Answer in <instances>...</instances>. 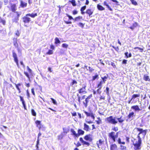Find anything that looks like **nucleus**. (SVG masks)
Instances as JSON below:
<instances>
[{
  "mask_svg": "<svg viewBox=\"0 0 150 150\" xmlns=\"http://www.w3.org/2000/svg\"><path fill=\"white\" fill-rule=\"evenodd\" d=\"M110 150H117V146L115 144H112L110 146Z\"/></svg>",
  "mask_w": 150,
  "mask_h": 150,
  "instance_id": "8",
  "label": "nucleus"
},
{
  "mask_svg": "<svg viewBox=\"0 0 150 150\" xmlns=\"http://www.w3.org/2000/svg\"><path fill=\"white\" fill-rule=\"evenodd\" d=\"M135 129L139 132L137 135V141H136L135 142L133 143L134 146V150H140L141 148V145L142 144V140L140 135L143 137H144L146 134V130H144L139 128H135L134 130Z\"/></svg>",
  "mask_w": 150,
  "mask_h": 150,
  "instance_id": "1",
  "label": "nucleus"
},
{
  "mask_svg": "<svg viewBox=\"0 0 150 150\" xmlns=\"http://www.w3.org/2000/svg\"><path fill=\"white\" fill-rule=\"evenodd\" d=\"M11 8L12 11L13 12H14L16 10V4H11Z\"/></svg>",
  "mask_w": 150,
  "mask_h": 150,
  "instance_id": "12",
  "label": "nucleus"
},
{
  "mask_svg": "<svg viewBox=\"0 0 150 150\" xmlns=\"http://www.w3.org/2000/svg\"><path fill=\"white\" fill-rule=\"evenodd\" d=\"M27 93L28 98V99H29V98L30 97V94L28 90H27Z\"/></svg>",
  "mask_w": 150,
  "mask_h": 150,
  "instance_id": "61",
  "label": "nucleus"
},
{
  "mask_svg": "<svg viewBox=\"0 0 150 150\" xmlns=\"http://www.w3.org/2000/svg\"><path fill=\"white\" fill-rule=\"evenodd\" d=\"M4 2L5 4V5H6L8 3V0H4Z\"/></svg>",
  "mask_w": 150,
  "mask_h": 150,
  "instance_id": "63",
  "label": "nucleus"
},
{
  "mask_svg": "<svg viewBox=\"0 0 150 150\" xmlns=\"http://www.w3.org/2000/svg\"><path fill=\"white\" fill-rule=\"evenodd\" d=\"M88 68V70L90 72H92L94 70V69L90 67H89Z\"/></svg>",
  "mask_w": 150,
  "mask_h": 150,
  "instance_id": "55",
  "label": "nucleus"
},
{
  "mask_svg": "<svg viewBox=\"0 0 150 150\" xmlns=\"http://www.w3.org/2000/svg\"><path fill=\"white\" fill-rule=\"evenodd\" d=\"M112 130L115 132H116L118 130V128L117 127H114V128L112 129Z\"/></svg>",
  "mask_w": 150,
  "mask_h": 150,
  "instance_id": "56",
  "label": "nucleus"
},
{
  "mask_svg": "<svg viewBox=\"0 0 150 150\" xmlns=\"http://www.w3.org/2000/svg\"><path fill=\"white\" fill-rule=\"evenodd\" d=\"M74 144L76 145L77 147H79V146L81 145V144L79 143V142H78L76 144L75 143H74Z\"/></svg>",
  "mask_w": 150,
  "mask_h": 150,
  "instance_id": "53",
  "label": "nucleus"
},
{
  "mask_svg": "<svg viewBox=\"0 0 150 150\" xmlns=\"http://www.w3.org/2000/svg\"><path fill=\"white\" fill-rule=\"evenodd\" d=\"M108 77V75L107 74H106V75L104 77H102L101 79L103 80V82H104V83H105V81H106V79H107Z\"/></svg>",
  "mask_w": 150,
  "mask_h": 150,
  "instance_id": "22",
  "label": "nucleus"
},
{
  "mask_svg": "<svg viewBox=\"0 0 150 150\" xmlns=\"http://www.w3.org/2000/svg\"><path fill=\"white\" fill-rule=\"evenodd\" d=\"M13 43L14 45L16 47H17L18 46V44L17 42V39L16 38H14L13 39Z\"/></svg>",
  "mask_w": 150,
  "mask_h": 150,
  "instance_id": "18",
  "label": "nucleus"
},
{
  "mask_svg": "<svg viewBox=\"0 0 150 150\" xmlns=\"http://www.w3.org/2000/svg\"><path fill=\"white\" fill-rule=\"evenodd\" d=\"M63 138V137L62 135H59L58 136V139L60 140L62 139Z\"/></svg>",
  "mask_w": 150,
  "mask_h": 150,
  "instance_id": "57",
  "label": "nucleus"
},
{
  "mask_svg": "<svg viewBox=\"0 0 150 150\" xmlns=\"http://www.w3.org/2000/svg\"><path fill=\"white\" fill-rule=\"evenodd\" d=\"M78 25L79 26L81 27L82 28H83L84 26V24L80 22L78 24Z\"/></svg>",
  "mask_w": 150,
  "mask_h": 150,
  "instance_id": "42",
  "label": "nucleus"
},
{
  "mask_svg": "<svg viewBox=\"0 0 150 150\" xmlns=\"http://www.w3.org/2000/svg\"><path fill=\"white\" fill-rule=\"evenodd\" d=\"M24 74L28 78V79H30V76L28 73L27 72L24 71Z\"/></svg>",
  "mask_w": 150,
  "mask_h": 150,
  "instance_id": "45",
  "label": "nucleus"
},
{
  "mask_svg": "<svg viewBox=\"0 0 150 150\" xmlns=\"http://www.w3.org/2000/svg\"><path fill=\"white\" fill-rule=\"evenodd\" d=\"M83 129L86 131H88L90 130V128L89 127L88 125L85 123L84 124Z\"/></svg>",
  "mask_w": 150,
  "mask_h": 150,
  "instance_id": "9",
  "label": "nucleus"
},
{
  "mask_svg": "<svg viewBox=\"0 0 150 150\" xmlns=\"http://www.w3.org/2000/svg\"><path fill=\"white\" fill-rule=\"evenodd\" d=\"M84 112L87 116H90L91 115V113H89L85 111Z\"/></svg>",
  "mask_w": 150,
  "mask_h": 150,
  "instance_id": "49",
  "label": "nucleus"
},
{
  "mask_svg": "<svg viewBox=\"0 0 150 150\" xmlns=\"http://www.w3.org/2000/svg\"><path fill=\"white\" fill-rule=\"evenodd\" d=\"M103 142V141H102V140L101 139H99L98 143V142H97V144L98 145V147L99 148V144H100V145L102 144V143Z\"/></svg>",
  "mask_w": 150,
  "mask_h": 150,
  "instance_id": "31",
  "label": "nucleus"
},
{
  "mask_svg": "<svg viewBox=\"0 0 150 150\" xmlns=\"http://www.w3.org/2000/svg\"><path fill=\"white\" fill-rule=\"evenodd\" d=\"M92 97V95L91 94L87 98H86L85 101L86 102V103H88V102L89 101V100Z\"/></svg>",
  "mask_w": 150,
  "mask_h": 150,
  "instance_id": "24",
  "label": "nucleus"
},
{
  "mask_svg": "<svg viewBox=\"0 0 150 150\" xmlns=\"http://www.w3.org/2000/svg\"><path fill=\"white\" fill-rule=\"evenodd\" d=\"M86 86L84 85L83 86L82 88L78 90V91L79 93H81L84 92L86 93V91H85V90Z\"/></svg>",
  "mask_w": 150,
  "mask_h": 150,
  "instance_id": "6",
  "label": "nucleus"
},
{
  "mask_svg": "<svg viewBox=\"0 0 150 150\" xmlns=\"http://www.w3.org/2000/svg\"><path fill=\"white\" fill-rule=\"evenodd\" d=\"M12 52L13 54V57L14 59V60L17 61V59H18L16 54L14 50L12 51Z\"/></svg>",
  "mask_w": 150,
  "mask_h": 150,
  "instance_id": "13",
  "label": "nucleus"
},
{
  "mask_svg": "<svg viewBox=\"0 0 150 150\" xmlns=\"http://www.w3.org/2000/svg\"><path fill=\"white\" fill-rule=\"evenodd\" d=\"M55 43L56 44H57L58 43H60V41L59 40V39L57 38H56L55 39Z\"/></svg>",
  "mask_w": 150,
  "mask_h": 150,
  "instance_id": "33",
  "label": "nucleus"
},
{
  "mask_svg": "<svg viewBox=\"0 0 150 150\" xmlns=\"http://www.w3.org/2000/svg\"><path fill=\"white\" fill-rule=\"evenodd\" d=\"M31 112L32 115L34 116H35L36 115V113L33 109H32L31 110Z\"/></svg>",
  "mask_w": 150,
  "mask_h": 150,
  "instance_id": "32",
  "label": "nucleus"
},
{
  "mask_svg": "<svg viewBox=\"0 0 150 150\" xmlns=\"http://www.w3.org/2000/svg\"><path fill=\"white\" fill-rule=\"evenodd\" d=\"M77 82L75 80H73L72 82L71 83V84L72 85L74 84H77Z\"/></svg>",
  "mask_w": 150,
  "mask_h": 150,
  "instance_id": "50",
  "label": "nucleus"
},
{
  "mask_svg": "<svg viewBox=\"0 0 150 150\" xmlns=\"http://www.w3.org/2000/svg\"><path fill=\"white\" fill-rule=\"evenodd\" d=\"M53 53V52L52 50H49L47 53V54H51Z\"/></svg>",
  "mask_w": 150,
  "mask_h": 150,
  "instance_id": "48",
  "label": "nucleus"
},
{
  "mask_svg": "<svg viewBox=\"0 0 150 150\" xmlns=\"http://www.w3.org/2000/svg\"><path fill=\"white\" fill-rule=\"evenodd\" d=\"M106 121L108 123L113 125H115L118 123V121L116 119V117L112 116L107 117L106 119Z\"/></svg>",
  "mask_w": 150,
  "mask_h": 150,
  "instance_id": "2",
  "label": "nucleus"
},
{
  "mask_svg": "<svg viewBox=\"0 0 150 150\" xmlns=\"http://www.w3.org/2000/svg\"><path fill=\"white\" fill-rule=\"evenodd\" d=\"M98 75L97 74H96L95 76H93L92 77L93 79L92 81H93L95 80L96 79L98 78Z\"/></svg>",
  "mask_w": 150,
  "mask_h": 150,
  "instance_id": "35",
  "label": "nucleus"
},
{
  "mask_svg": "<svg viewBox=\"0 0 150 150\" xmlns=\"http://www.w3.org/2000/svg\"><path fill=\"white\" fill-rule=\"evenodd\" d=\"M91 136L92 135L90 134L86 135L84 137V139L86 141L91 142L93 140Z\"/></svg>",
  "mask_w": 150,
  "mask_h": 150,
  "instance_id": "5",
  "label": "nucleus"
},
{
  "mask_svg": "<svg viewBox=\"0 0 150 150\" xmlns=\"http://www.w3.org/2000/svg\"><path fill=\"white\" fill-rule=\"evenodd\" d=\"M130 1L134 5H137V3L134 0H130Z\"/></svg>",
  "mask_w": 150,
  "mask_h": 150,
  "instance_id": "38",
  "label": "nucleus"
},
{
  "mask_svg": "<svg viewBox=\"0 0 150 150\" xmlns=\"http://www.w3.org/2000/svg\"><path fill=\"white\" fill-rule=\"evenodd\" d=\"M71 132L72 133V134L73 135H74L76 137H79V135H77V134L76 133V132L73 129H71L70 130Z\"/></svg>",
  "mask_w": 150,
  "mask_h": 150,
  "instance_id": "14",
  "label": "nucleus"
},
{
  "mask_svg": "<svg viewBox=\"0 0 150 150\" xmlns=\"http://www.w3.org/2000/svg\"><path fill=\"white\" fill-rule=\"evenodd\" d=\"M62 46L64 48H67L68 46V45L66 43H63L62 44Z\"/></svg>",
  "mask_w": 150,
  "mask_h": 150,
  "instance_id": "43",
  "label": "nucleus"
},
{
  "mask_svg": "<svg viewBox=\"0 0 150 150\" xmlns=\"http://www.w3.org/2000/svg\"><path fill=\"white\" fill-rule=\"evenodd\" d=\"M90 116L93 119V120H94L95 119V117H94V115L93 114V113H92V112L91 113V115Z\"/></svg>",
  "mask_w": 150,
  "mask_h": 150,
  "instance_id": "58",
  "label": "nucleus"
},
{
  "mask_svg": "<svg viewBox=\"0 0 150 150\" xmlns=\"http://www.w3.org/2000/svg\"><path fill=\"white\" fill-rule=\"evenodd\" d=\"M82 18V17L81 16H79L76 17L74 19V21H79Z\"/></svg>",
  "mask_w": 150,
  "mask_h": 150,
  "instance_id": "26",
  "label": "nucleus"
},
{
  "mask_svg": "<svg viewBox=\"0 0 150 150\" xmlns=\"http://www.w3.org/2000/svg\"><path fill=\"white\" fill-rule=\"evenodd\" d=\"M28 16H27V14H26L25 16H24L23 18V21L25 23H28L31 21L30 18L28 17Z\"/></svg>",
  "mask_w": 150,
  "mask_h": 150,
  "instance_id": "4",
  "label": "nucleus"
},
{
  "mask_svg": "<svg viewBox=\"0 0 150 150\" xmlns=\"http://www.w3.org/2000/svg\"><path fill=\"white\" fill-rule=\"evenodd\" d=\"M122 117L121 116L120 117L117 118L116 119L118 120V121L120 123L123 122L125 120L124 119L122 118Z\"/></svg>",
  "mask_w": 150,
  "mask_h": 150,
  "instance_id": "20",
  "label": "nucleus"
},
{
  "mask_svg": "<svg viewBox=\"0 0 150 150\" xmlns=\"http://www.w3.org/2000/svg\"><path fill=\"white\" fill-rule=\"evenodd\" d=\"M79 140L82 143L84 141L83 140L82 137H80L79 138Z\"/></svg>",
  "mask_w": 150,
  "mask_h": 150,
  "instance_id": "64",
  "label": "nucleus"
},
{
  "mask_svg": "<svg viewBox=\"0 0 150 150\" xmlns=\"http://www.w3.org/2000/svg\"><path fill=\"white\" fill-rule=\"evenodd\" d=\"M93 13V11H92L90 9H87L86 12V13L88 14L89 16L90 17H91V16L92 14Z\"/></svg>",
  "mask_w": 150,
  "mask_h": 150,
  "instance_id": "11",
  "label": "nucleus"
},
{
  "mask_svg": "<svg viewBox=\"0 0 150 150\" xmlns=\"http://www.w3.org/2000/svg\"><path fill=\"white\" fill-rule=\"evenodd\" d=\"M82 144L83 145H86L88 146H89L90 145V144L89 143L85 141L83 142Z\"/></svg>",
  "mask_w": 150,
  "mask_h": 150,
  "instance_id": "36",
  "label": "nucleus"
},
{
  "mask_svg": "<svg viewBox=\"0 0 150 150\" xmlns=\"http://www.w3.org/2000/svg\"><path fill=\"white\" fill-rule=\"evenodd\" d=\"M137 25V23L136 22H135L133 24L132 26L134 27V28L136 27Z\"/></svg>",
  "mask_w": 150,
  "mask_h": 150,
  "instance_id": "62",
  "label": "nucleus"
},
{
  "mask_svg": "<svg viewBox=\"0 0 150 150\" xmlns=\"http://www.w3.org/2000/svg\"><path fill=\"white\" fill-rule=\"evenodd\" d=\"M40 122V121L39 120H37L35 122V123L37 125V127H38L39 128H40L41 127Z\"/></svg>",
  "mask_w": 150,
  "mask_h": 150,
  "instance_id": "23",
  "label": "nucleus"
},
{
  "mask_svg": "<svg viewBox=\"0 0 150 150\" xmlns=\"http://www.w3.org/2000/svg\"><path fill=\"white\" fill-rule=\"evenodd\" d=\"M97 8L98 10L100 11H103L105 10V9L104 8L99 4H97Z\"/></svg>",
  "mask_w": 150,
  "mask_h": 150,
  "instance_id": "16",
  "label": "nucleus"
},
{
  "mask_svg": "<svg viewBox=\"0 0 150 150\" xmlns=\"http://www.w3.org/2000/svg\"><path fill=\"white\" fill-rule=\"evenodd\" d=\"M69 1L71 3L72 5L73 6H76L75 0H71V1Z\"/></svg>",
  "mask_w": 150,
  "mask_h": 150,
  "instance_id": "34",
  "label": "nucleus"
},
{
  "mask_svg": "<svg viewBox=\"0 0 150 150\" xmlns=\"http://www.w3.org/2000/svg\"><path fill=\"white\" fill-rule=\"evenodd\" d=\"M106 6L109 10H110V11H112V9L110 7V6L108 4H107Z\"/></svg>",
  "mask_w": 150,
  "mask_h": 150,
  "instance_id": "59",
  "label": "nucleus"
},
{
  "mask_svg": "<svg viewBox=\"0 0 150 150\" xmlns=\"http://www.w3.org/2000/svg\"><path fill=\"white\" fill-rule=\"evenodd\" d=\"M31 92L33 94L34 96H35V94L34 92V88H33L31 89Z\"/></svg>",
  "mask_w": 150,
  "mask_h": 150,
  "instance_id": "52",
  "label": "nucleus"
},
{
  "mask_svg": "<svg viewBox=\"0 0 150 150\" xmlns=\"http://www.w3.org/2000/svg\"><path fill=\"white\" fill-rule=\"evenodd\" d=\"M131 108L132 109L136 111H140L142 110L139 108L138 106L137 105L133 106L131 107Z\"/></svg>",
  "mask_w": 150,
  "mask_h": 150,
  "instance_id": "7",
  "label": "nucleus"
},
{
  "mask_svg": "<svg viewBox=\"0 0 150 150\" xmlns=\"http://www.w3.org/2000/svg\"><path fill=\"white\" fill-rule=\"evenodd\" d=\"M120 147L121 150H126V147L123 146L121 145Z\"/></svg>",
  "mask_w": 150,
  "mask_h": 150,
  "instance_id": "41",
  "label": "nucleus"
},
{
  "mask_svg": "<svg viewBox=\"0 0 150 150\" xmlns=\"http://www.w3.org/2000/svg\"><path fill=\"white\" fill-rule=\"evenodd\" d=\"M144 79L145 81H150V79L149 78V76H148L144 75Z\"/></svg>",
  "mask_w": 150,
  "mask_h": 150,
  "instance_id": "29",
  "label": "nucleus"
},
{
  "mask_svg": "<svg viewBox=\"0 0 150 150\" xmlns=\"http://www.w3.org/2000/svg\"><path fill=\"white\" fill-rule=\"evenodd\" d=\"M2 23V24L4 25L6 23V21H5L3 20L1 18V17H0V23Z\"/></svg>",
  "mask_w": 150,
  "mask_h": 150,
  "instance_id": "37",
  "label": "nucleus"
},
{
  "mask_svg": "<svg viewBox=\"0 0 150 150\" xmlns=\"http://www.w3.org/2000/svg\"><path fill=\"white\" fill-rule=\"evenodd\" d=\"M27 4L25 2H23V1H21V6L22 7H24L27 6Z\"/></svg>",
  "mask_w": 150,
  "mask_h": 150,
  "instance_id": "21",
  "label": "nucleus"
},
{
  "mask_svg": "<svg viewBox=\"0 0 150 150\" xmlns=\"http://www.w3.org/2000/svg\"><path fill=\"white\" fill-rule=\"evenodd\" d=\"M140 96L139 94H133L132 97V99H134Z\"/></svg>",
  "mask_w": 150,
  "mask_h": 150,
  "instance_id": "28",
  "label": "nucleus"
},
{
  "mask_svg": "<svg viewBox=\"0 0 150 150\" xmlns=\"http://www.w3.org/2000/svg\"><path fill=\"white\" fill-rule=\"evenodd\" d=\"M77 13H78V11H77L74 10L73 11V14L74 15L76 14Z\"/></svg>",
  "mask_w": 150,
  "mask_h": 150,
  "instance_id": "60",
  "label": "nucleus"
},
{
  "mask_svg": "<svg viewBox=\"0 0 150 150\" xmlns=\"http://www.w3.org/2000/svg\"><path fill=\"white\" fill-rule=\"evenodd\" d=\"M135 115H134V113L133 112H129V115L127 116V117L128 119H130L131 117H133V116H135Z\"/></svg>",
  "mask_w": 150,
  "mask_h": 150,
  "instance_id": "15",
  "label": "nucleus"
},
{
  "mask_svg": "<svg viewBox=\"0 0 150 150\" xmlns=\"http://www.w3.org/2000/svg\"><path fill=\"white\" fill-rule=\"evenodd\" d=\"M99 88L97 90V92L98 94H100L101 92V88Z\"/></svg>",
  "mask_w": 150,
  "mask_h": 150,
  "instance_id": "51",
  "label": "nucleus"
},
{
  "mask_svg": "<svg viewBox=\"0 0 150 150\" xmlns=\"http://www.w3.org/2000/svg\"><path fill=\"white\" fill-rule=\"evenodd\" d=\"M67 16L69 18L70 20L72 19L74 20V19L71 16L69 15H67Z\"/></svg>",
  "mask_w": 150,
  "mask_h": 150,
  "instance_id": "54",
  "label": "nucleus"
},
{
  "mask_svg": "<svg viewBox=\"0 0 150 150\" xmlns=\"http://www.w3.org/2000/svg\"><path fill=\"white\" fill-rule=\"evenodd\" d=\"M21 14V13L20 12H15L14 14V18L12 20L13 22H15L16 23H17L19 20L18 18Z\"/></svg>",
  "mask_w": 150,
  "mask_h": 150,
  "instance_id": "3",
  "label": "nucleus"
},
{
  "mask_svg": "<svg viewBox=\"0 0 150 150\" xmlns=\"http://www.w3.org/2000/svg\"><path fill=\"white\" fill-rule=\"evenodd\" d=\"M103 81H101L98 85L97 88H102V85L103 83Z\"/></svg>",
  "mask_w": 150,
  "mask_h": 150,
  "instance_id": "27",
  "label": "nucleus"
},
{
  "mask_svg": "<svg viewBox=\"0 0 150 150\" xmlns=\"http://www.w3.org/2000/svg\"><path fill=\"white\" fill-rule=\"evenodd\" d=\"M78 134L77 135H79V137L80 135H83L84 133V132L82 129H79L78 130Z\"/></svg>",
  "mask_w": 150,
  "mask_h": 150,
  "instance_id": "17",
  "label": "nucleus"
},
{
  "mask_svg": "<svg viewBox=\"0 0 150 150\" xmlns=\"http://www.w3.org/2000/svg\"><path fill=\"white\" fill-rule=\"evenodd\" d=\"M117 142L119 144H125V142H121V139L120 138H118V140H117Z\"/></svg>",
  "mask_w": 150,
  "mask_h": 150,
  "instance_id": "25",
  "label": "nucleus"
},
{
  "mask_svg": "<svg viewBox=\"0 0 150 150\" xmlns=\"http://www.w3.org/2000/svg\"><path fill=\"white\" fill-rule=\"evenodd\" d=\"M63 129L64 131V132L66 133H67L69 131V129L68 128L64 127L63 128Z\"/></svg>",
  "mask_w": 150,
  "mask_h": 150,
  "instance_id": "30",
  "label": "nucleus"
},
{
  "mask_svg": "<svg viewBox=\"0 0 150 150\" xmlns=\"http://www.w3.org/2000/svg\"><path fill=\"white\" fill-rule=\"evenodd\" d=\"M106 93L107 94V95L108 96H109V88L108 87H107L106 88Z\"/></svg>",
  "mask_w": 150,
  "mask_h": 150,
  "instance_id": "40",
  "label": "nucleus"
},
{
  "mask_svg": "<svg viewBox=\"0 0 150 150\" xmlns=\"http://www.w3.org/2000/svg\"><path fill=\"white\" fill-rule=\"evenodd\" d=\"M30 16L32 18H34L35 17L37 16V13H32L31 14L28 13L27 14V16Z\"/></svg>",
  "mask_w": 150,
  "mask_h": 150,
  "instance_id": "19",
  "label": "nucleus"
},
{
  "mask_svg": "<svg viewBox=\"0 0 150 150\" xmlns=\"http://www.w3.org/2000/svg\"><path fill=\"white\" fill-rule=\"evenodd\" d=\"M115 133L114 132H112L110 133H109L108 136L111 139H112L113 138H115Z\"/></svg>",
  "mask_w": 150,
  "mask_h": 150,
  "instance_id": "10",
  "label": "nucleus"
},
{
  "mask_svg": "<svg viewBox=\"0 0 150 150\" xmlns=\"http://www.w3.org/2000/svg\"><path fill=\"white\" fill-rule=\"evenodd\" d=\"M50 99L52 101V103L54 104H56L57 103L56 100L52 98H51Z\"/></svg>",
  "mask_w": 150,
  "mask_h": 150,
  "instance_id": "39",
  "label": "nucleus"
},
{
  "mask_svg": "<svg viewBox=\"0 0 150 150\" xmlns=\"http://www.w3.org/2000/svg\"><path fill=\"white\" fill-rule=\"evenodd\" d=\"M19 97H20V100L22 102V103H23L25 102V101L24 100L23 98L21 96H19Z\"/></svg>",
  "mask_w": 150,
  "mask_h": 150,
  "instance_id": "46",
  "label": "nucleus"
},
{
  "mask_svg": "<svg viewBox=\"0 0 150 150\" xmlns=\"http://www.w3.org/2000/svg\"><path fill=\"white\" fill-rule=\"evenodd\" d=\"M86 6H84L82 7L81 8V10H80L81 11H84L86 9Z\"/></svg>",
  "mask_w": 150,
  "mask_h": 150,
  "instance_id": "44",
  "label": "nucleus"
},
{
  "mask_svg": "<svg viewBox=\"0 0 150 150\" xmlns=\"http://www.w3.org/2000/svg\"><path fill=\"white\" fill-rule=\"evenodd\" d=\"M27 68L28 70V71H29V73L30 74H31L32 73V70H31V69H30V68L28 66H27Z\"/></svg>",
  "mask_w": 150,
  "mask_h": 150,
  "instance_id": "47",
  "label": "nucleus"
}]
</instances>
